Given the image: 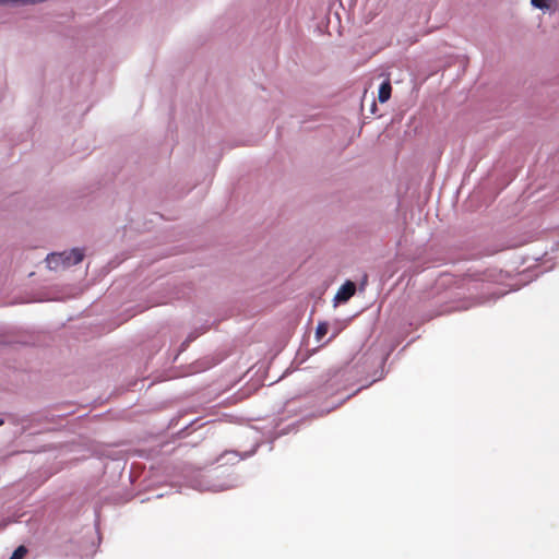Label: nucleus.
<instances>
[{"label":"nucleus","instance_id":"nucleus-1","mask_svg":"<svg viewBox=\"0 0 559 559\" xmlns=\"http://www.w3.org/2000/svg\"><path fill=\"white\" fill-rule=\"evenodd\" d=\"M83 258L84 253L81 249H72L69 252L50 253L47 255L46 262L50 270H58L79 264Z\"/></svg>","mask_w":559,"mask_h":559},{"label":"nucleus","instance_id":"nucleus-2","mask_svg":"<svg viewBox=\"0 0 559 559\" xmlns=\"http://www.w3.org/2000/svg\"><path fill=\"white\" fill-rule=\"evenodd\" d=\"M355 292H356V285L353 282L347 281L337 290V293L335 295V300L338 302H345L352 296H354Z\"/></svg>","mask_w":559,"mask_h":559},{"label":"nucleus","instance_id":"nucleus-3","mask_svg":"<svg viewBox=\"0 0 559 559\" xmlns=\"http://www.w3.org/2000/svg\"><path fill=\"white\" fill-rule=\"evenodd\" d=\"M392 86L390 80H385L379 87L378 99L380 103H385L390 99Z\"/></svg>","mask_w":559,"mask_h":559},{"label":"nucleus","instance_id":"nucleus-4","mask_svg":"<svg viewBox=\"0 0 559 559\" xmlns=\"http://www.w3.org/2000/svg\"><path fill=\"white\" fill-rule=\"evenodd\" d=\"M329 331V324L326 322H320L316 329V338L322 340Z\"/></svg>","mask_w":559,"mask_h":559},{"label":"nucleus","instance_id":"nucleus-5","mask_svg":"<svg viewBox=\"0 0 559 559\" xmlns=\"http://www.w3.org/2000/svg\"><path fill=\"white\" fill-rule=\"evenodd\" d=\"M27 554V548L23 545L19 546L9 559H23Z\"/></svg>","mask_w":559,"mask_h":559},{"label":"nucleus","instance_id":"nucleus-6","mask_svg":"<svg viewBox=\"0 0 559 559\" xmlns=\"http://www.w3.org/2000/svg\"><path fill=\"white\" fill-rule=\"evenodd\" d=\"M556 2H532V4L535 7V8H538L540 10H549L552 8V4H555Z\"/></svg>","mask_w":559,"mask_h":559},{"label":"nucleus","instance_id":"nucleus-7","mask_svg":"<svg viewBox=\"0 0 559 559\" xmlns=\"http://www.w3.org/2000/svg\"><path fill=\"white\" fill-rule=\"evenodd\" d=\"M4 424V420L0 418V426Z\"/></svg>","mask_w":559,"mask_h":559}]
</instances>
